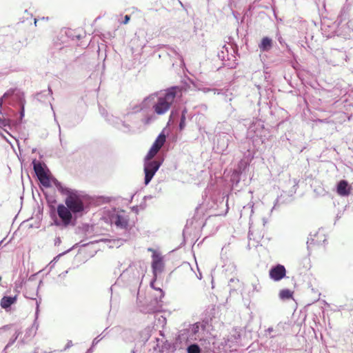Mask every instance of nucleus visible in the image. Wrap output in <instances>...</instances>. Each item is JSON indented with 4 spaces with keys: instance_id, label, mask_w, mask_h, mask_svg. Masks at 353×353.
Returning a JSON list of instances; mask_svg holds the SVG:
<instances>
[{
    "instance_id": "obj_1",
    "label": "nucleus",
    "mask_w": 353,
    "mask_h": 353,
    "mask_svg": "<svg viewBox=\"0 0 353 353\" xmlns=\"http://www.w3.org/2000/svg\"><path fill=\"white\" fill-rule=\"evenodd\" d=\"M166 141V136L163 132L159 134L154 142L153 143L151 148L145 157V184L147 185L152 180L156 172L159 170L161 163L158 161H151L156 154L159 152L160 149L164 145Z\"/></svg>"
},
{
    "instance_id": "obj_2",
    "label": "nucleus",
    "mask_w": 353,
    "mask_h": 353,
    "mask_svg": "<svg viewBox=\"0 0 353 353\" xmlns=\"http://www.w3.org/2000/svg\"><path fill=\"white\" fill-rule=\"evenodd\" d=\"M181 90L177 87H172L165 90V93L160 94L153 105L154 112L158 115L165 114L174 101L178 92Z\"/></svg>"
},
{
    "instance_id": "obj_3",
    "label": "nucleus",
    "mask_w": 353,
    "mask_h": 353,
    "mask_svg": "<svg viewBox=\"0 0 353 353\" xmlns=\"http://www.w3.org/2000/svg\"><path fill=\"white\" fill-rule=\"evenodd\" d=\"M65 203L73 213H79L84 210L82 197L75 191H68Z\"/></svg>"
},
{
    "instance_id": "obj_4",
    "label": "nucleus",
    "mask_w": 353,
    "mask_h": 353,
    "mask_svg": "<svg viewBox=\"0 0 353 353\" xmlns=\"http://www.w3.org/2000/svg\"><path fill=\"white\" fill-rule=\"evenodd\" d=\"M152 268L154 279V281L151 282L150 285L152 288H154L153 285L157 279V274H161L164 269V263L163 261V257L156 252H154L152 255Z\"/></svg>"
},
{
    "instance_id": "obj_5",
    "label": "nucleus",
    "mask_w": 353,
    "mask_h": 353,
    "mask_svg": "<svg viewBox=\"0 0 353 353\" xmlns=\"http://www.w3.org/2000/svg\"><path fill=\"white\" fill-rule=\"evenodd\" d=\"M34 170L41 182L45 187L50 186V180L48 174L40 163L34 164Z\"/></svg>"
},
{
    "instance_id": "obj_6",
    "label": "nucleus",
    "mask_w": 353,
    "mask_h": 353,
    "mask_svg": "<svg viewBox=\"0 0 353 353\" xmlns=\"http://www.w3.org/2000/svg\"><path fill=\"white\" fill-rule=\"evenodd\" d=\"M286 270L282 265L278 264L272 268L269 272L270 277L275 281H279L285 276Z\"/></svg>"
},
{
    "instance_id": "obj_7",
    "label": "nucleus",
    "mask_w": 353,
    "mask_h": 353,
    "mask_svg": "<svg viewBox=\"0 0 353 353\" xmlns=\"http://www.w3.org/2000/svg\"><path fill=\"white\" fill-rule=\"evenodd\" d=\"M72 211L63 204L59 205L57 207V213L64 225H68L72 218Z\"/></svg>"
},
{
    "instance_id": "obj_8",
    "label": "nucleus",
    "mask_w": 353,
    "mask_h": 353,
    "mask_svg": "<svg viewBox=\"0 0 353 353\" xmlns=\"http://www.w3.org/2000/svg\"><path fill=\"white\" fill-rule=\"evenodd\" d=\"M336 191L340 196H348L350 194L351 186L347 181L341 180L337 185Z\"/></svg>"
},
{
    "instance_id": "obj_9",
    "label": "nucleus",
    "mask_w": 353,
    "mask_h": 353,
    "mask_svg": "<svg viewBox=\"0 0 353 353\" xmlns=\"http://www.w3.org/2000/svg\"><path fill=\"white\" fill-rule=\"evenodd\" d=\"M112 221L120 228H127L128 225V219L121 214H116L112 216Z\"/></svg>"
},
{
    "instance_id": "obj_10",
    "label": "nucleus",
    "mask_w": 353,
    "mask_h": 353,
    "mask_svg": "<svg viewBox=\"0 0 353 353\" xmlns=\"http://www.w3.org/2000/svg\"><path fill=\"white\" fill-rule=\"evenodd\" d=\"M17 299V296H4L0 301V305L2 308L7 310L11 305L15 303Z\"/></svg>"
},
{
    "instance_id": "obj_11",
    "label": "nucleus",
    "mask_w": 353,
    "mask_h": 353,
    "mask_svg": "<svg viewBox=\"0 0 353 353\" xmlns=\"http://www.w3.org/2000/svg\"><path fill=\"white\" fill-rule=\"evenodd\" d=\"M272 47V40L268 37H263L259 45V48L262 52L269 51Z\"/></svg>"
},
{
    "instance_id": "obj_12",
    "label": "nucleus",
    "mask_w": 353,
    "mask_h": 353,
    "mask_svg": "<svg viewBox=\"0 0 353 353\" xmlns=\"http://www.w3.org/2000/svg\"><path fill=\"white\" fill-rule=\"evenodd\" d=\"M292 294L293 292L288 289L282 290L279 293L280 298L282 299H290L292 298Z\"/></svg>"
},
{
    "instance_id": "obj_13",
    "label": "nucleus",
    "mask_w": 353,
    "mask_h": 353,
    "mask_svg": "<svg viewBox=\"0 0 353 353\" xmlns=\"http://www.w3.org/2000/svg\"><path fill=\"white\" fill-rule=\"evenodd\" d=\"M200 352H201V349H200L199 346L196 344L190 345L188 347V353H200Z\"/></svg>"
},
{
    "instance_id": "obj_14",
    "label": "nucleus",
    "mask_w": 353,
    "mask_h": 353,
    "mask_svg": "<svg viewBox=\"0 0 353 353\" xmlns=\"http://www.w3.org/2000/svg\"><path fill=\"white\" fill-rule=\"evenodd\" d=\"M185 126V117L184 115H181V121L179 123L180 130H183Z\"/></svg>"
},
{
    "instance_id": "obj_15",
    "label": "nucleus",
    "mask_w": 353,
    "mask_h": 353,
    "mask_svg": "<svg viewBox=\"0 0 353 353\" xmlns=\"http://www.w3.org/2000/svg\"><path fill=\"white\" fill-rule=\"evenodd\" d=\"M8 125V121L4 119L0 118V127H5Z\"/></svg>"
},
{
    "instance_id": "obj_16",
    "label": "nucleus",
    "mask_w": 353,
    "mask_h": 353,
    "mask_svg": "<svg viewBox=\"0 0 353 353\" xmlns=\"http://www.w3.org/2000/svg\"><path fill=\"white\" fill-rule=\"evenodd\" d=\"M14 92V90H8V92H6L3 94V96L2 97H3L4 99H5V98H7V97H8L11 96L12 94H13Z\"/></svg>"
},
{
    "instance_id": "obj_17",
    "label": "nucleus",
    "mask_w": 353,
    "mask_h": 353,
    "mask_svg": "<svg viewBox=\"0 0 353 353\" xmlns=\"http://www.w3.org/2000/svg\"><path fill=\"white\" fill-rule=\"evenodd\" d=\"M130 17L129 15H125L123 23L124 24H127L128 23V21H130Z\"/></svg>"
},
{
    "instance_id": "obj_18",
    "label": "nucleus",
    "mask_w": 353,
    "mask_h": 353,
    "mask_svg": "<svg viewBox=\"0 0 353 353\" xmlns=\"http://www.w3.org/2000/svg\"><path fill=\"white\" fill-rule=\"evenodd\" d=\"M187 112H188L187 109L184 108L182 111L181 115H184V117H185Z\"/></svg>"
},
{
    "instance_id": "obj_19",
    "label": "nucleus",
    "mask_w": 353,
    "mask_h": 353,
    "mask_svg": "<svg viewBox=\"0 0 353 353\" xmlns=\"http://www.w3.org/2000/svg\"><path fill=\"white\" fill-rule=\"evenodd\" d=\"M3 99L4 98L3 97H1L0 98V108H1L3 103Z\"/></svg>"
},
{
    "instance_id": "obj_20",
    "label": "nucleus",
    "mask_w": 353,
    "mask_h": 353,
    "mask_svg": "<svg viewBox=\"0 0 353 353\" xmlns=\"http://www.w3.org/2000/svg\"><path fill=\"white\" fill-rule=\"evenodd\" d=\"M150 122V119H148L147 121H145V123H149Z\"/></svg>"
}]
</instances>
